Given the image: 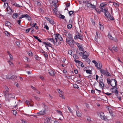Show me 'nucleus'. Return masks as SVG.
<instances>
[{"mask_svg": "<svg viewBox=\"0 0 123 123\" xmlns=\"http://www.w3.org/2000/svg\"><path fill=\"white\" fill-rule=\"evenodd\" d=\"M104 12L105 16L107 18L108 20H113L114 19V18L113 17L111 16L109 12L105 8L104 9Z\"/></svg>", "mask_w": 123, "mask_h": 123, "instance_id": "obj_1", "label": "nucleus"}, {"mask_svg": "<svg viewBox=\"0 0 123 123\" xmlns=\"http://www.w3.org/2000/svg\"><path fill=\"white\" fill-rule=\"evenodd\" d=\"M100 71L101 74V76L103 77V75L106 76H110L109 74V73L108 71V70L106 68L105 70L103 69H101L100 70Z\"/></svg>", "mask_w": 123, "mask_h": 123, "instance_id": "obj_2", "label": "nucleus"}, {"mask_svg": "<svg viewBox=\"0 0 123 123\" xmlns=\"http://www.w3.org/2000/svg\"><path fill=\"white\" fill-rule=\"evenodd\" d=\"M62 34L64 36H65L66 37H69L72 36L70 32L67 30L63 29L62 30Z\"/></svg>", "mask_w": 123, "mask_h": 123, "instance_id": "obj_3", "label": "nucleus"}, {"mask_svg": "<svg viewBox=\"0 0 123 123\" xmlns=\"http://www.w3.org/2000/svg\"><path fill=\"white\" fill-rule=\"evenodd\" d=\"M97 114L98 116L100 117L102 119L105 120L106 119V116L104 115L103 112L99 111L97 112Z\"/></svg>", "mask_w": 123, "mask_h": 123, "instance_id": "obj_4", "label": "nucleus"}, {"mask_svg": "<svg viewBox=\"0 0 123 123\" xmlns=\"http://www.w3.org/2000/svg\"><path fill=\"white\" fill-rule=\"evenodd\" d=\"M117 82L116 80L114 79H113L111 80V86L113 87H114L112 88L111 90L114 89V88L117 85Z\"/></svg>", "mask_w": 123, "mask_h": 123, "instance_id": "obj_5", "label": "nucleus"}, {"mask_svg": "<svg viewBox=\"0 0 123 123\" xmlns=\"http://www.w3.org/2000/svg\"><path fill=\"white\" fill-rule=\"evenodd\" d=\"M79 54L80 55H82V57L83 58L86 59L87 58L89 54L86 51H84V52H82L80 53Z\"/></svg>", "mask_w": 123, "mask_h": 123, "instance_id": "obj_6", "label": "nucleus"}, {"mask_svg": "<svg viewBox=\"0 0 123 123\" xmlns=\"http://www.w3.org/2000/svg\"><path fill=\"white\" fill-rule=\"evenodd\" d=\"M46 110L45 109H42L38 112L37 113V114L38 116L43 115L46 114Z\"/></svg>", "mask_w": 123, "mask_h": 123, "instance_id": "obj_7", "label": "nucleus"}, {"mask_svg": "<svg viewBox=\"0 0 123 123\" xmlns=\"http://www.w3.org/2000/svg\"><path fill=\"white\" fill-rule=\"evenodd\" d=\"M58 92L59 93V96L61 98L64 99L65 97L64 95V92L60 89L58 90Z\"/></svg>", "mask_w": 123, "mask_h": 123, "instance_id": "obj_8", "label": "nucleus"}, {"mask_svg": "<svg viewBox=\"0 0 123 123\" xmlns=\"http://www.w3.org/2000/svg\"><path fill=\"white\" fill-rule=\"evenodd\" d=\"M107 4L105 2L103 3L100 4V7L102 11L103 12V11H104V9L105 8V6Z\"/></svg>", "mask_w": 123, "mask_h": 123, "instance_id": "obj_9", "label": "nucleus"}, {"mask_svg": "<svg viewBox=\"0 0 123 123\" xmlns=\"http://www.w3.org/2000/svg\"><path fill=\"white\" fill-rule=\"evenodd\" d=\"M66 42L70 46H72L74 43H75V42L74 41V39L70 40H67V41H66Z\"/></svg>", "mask_w": 123, "mask_h": 123, "instance_id": "obj_10", "label": "nucleus"}, {"mask_svg": "<svg viewBox=\"0 0 123 123\" xmlns=\"http://www.w3.org/2000/svg\"><path fill=\"white\" fill-rule=\"evenodd\" d=\"M6 11L9 14H12V12L14 11L10 7L8 6L6 9Z\"/></svg>", "mask_w": 123, "mask_h": 123, "instance_id": "obj_11", "label": "nucleus"}, {"mask_svg": "<svg viewBox=\"0 0 123 123\" xmlns=\"http://www.w3.org/2000/svg\"><path fill=\"white\" fill-rule=\"evenodd\" d=\"M74 61L76 63L78 64V65L82 67H84V66L83 63L80 61L76 60H74Z\"/></svg>", "mask_w": 123, "mask_h": 123, "instance_id": "obj_12", "label": "nucleus"}, {"mask_svg": "<svg viewBox=\"0 0 123 123\" xmlns=\"http://www.w3.org/2000/svg\"><path fill=\"white\" fill-rule=\"evenodd\" d=\"M74 38L75 39H79L81 40H83V38L82 36L80 34L79 35H78L75 36Z\"/></svg>", "mask_w": 123, "mask_h": 123, "instance_id": "obj_13", "label": "nucleus"}, {"mask_svg": "<svg viewBox=\"0 0 123 123\" xmlns=\"http://www.w3.org/2000/svg\"><path fill=\"white\" fill-rule=\"evenodd\" d=\"M45 18L50 24L53 25L54 24V22L52 19L49 18L48 17H45Z\"/></svg>", "mask_w": 123, "mask_h": 123, "instance_id": "obj_14", "label": "nucleus"}, {"mask_svg": "<svg viewBox=\"0 0 123 123\" xmlns=\"http://www.w3.org/2000/svg\"><path fill=\"white\" fill-rule=\"evenodd\" d=\"M48 70L49 73L50 75L52 76H53L54 75V72L52 69L49 68L48 69Z\"/></svg>", "mask_w": 123, "mask_h": 123, "instance_id": "obj_15", "label": "nucleus"}, {"mask_svg": "<svg viewBox=\"0 0 123 123\" xmlns=\"http://www.w3.org/2000/svg\"><path fill=\"white\" fill-rule=\"evenodd\" d=\"M43 44L45 45V46H46L51 47L52 48H53L52 47V45L49 43L47 42H43Z\"/></svg>", "mask_w": 123, "mask_h": 123, "instance_id": "obj_16", "label": "nucleus"}, {"mask_svg": "<svg viewBox=\"0 0 123 123\" xmlns=\"http://www.w3.org/2000/svg\"><path fill=\"white\" fill-rule=\"evenodd\" d=\"M25 103L29 106H32L33 105L32 102L29 101L28 100H26L25 102Z\"/></svg>", "mask_w": 123, "mask_h": 123, "instance_id": "obj_17", "label": "nucleus"}, {"mask_svg": "<svg viewBox=\"0 0 123 123\" xmlns=\"http://www.w3.org/2000/svg\"><path fill=\"white\" fill-rule=\"evenodd\" d=\"M103 81V80L102 79L101 80H100L99 81V86L103 88L104 87V85L103 82H102Z\"/></svg>", "mask_w": 123, "mask_h": 123, "instance_id": "obj_18", "label": "nucleus"}, {"mask_svg": "<svg viewBox=\"0 0 123 123\" xmlns=\"http://www.w3.org/2000/svg\"><path fill=\"white\" fill-rule=\"evenodd\" d=\"M5 25L7 26L9 28H10L11 27V24L9 22L6 21L5 22Z\"/></svg>", "mask_w": 123, "mask_h": 123, "instance_id": "obj_19", "label": "nucleus"}, {"mask_svg": "<svg viewBox=\"0 0 123 123\" xmlns=\"http://www.w3.org/2000/svg\"><path fill=\"white\" fill-rule=\"evenodd\" d=\"M15 96V95L14 93H11L9 94L8 96V97L14 98Z\"/></svg>", "mask_w": 123, "mask_h": 123, "instance_id": "obj_20", "label": "nucleus"}, {"mask_svg": "<svg viewBox=\"0 0 123 123\" xmlns=\"http://www.w3.org/2000/svg\"><path fill=\"white\" fill-rule=\"evenodd\" d=\"M59 34L58 33L54 34L55 39L56 40V42H57V39L58 38V35H59Z\"/></svg>", "mask_w": 123, "mask_h": 123, "instance_id": "obj_21", "label": "nucleus"}, {"mask_svg": "<svg viewBox=\"0 0 123 123\" xmlns=\"http://www.w3.org/2000/svg\"><path fill=\"white\" fill-rule=\"evenodd\" d=\"M47 39L48 40L53 42L54 45L55 44V41L54 40L53 38H47Z\"/></svg>", "mask_w": 123, "mask_h": 123, "instance_id": "obj_22", "label": "nucleus"}, {"mask_svg": "<svg viewBox=\"0 0 123 123\" xmlns=\"http://www.w3.org/2000/svg\"><path fill=\"white\" fill-rule=\"evenodd\" d=\"M11 74H8L6 76V78L8 79H12V77Z\"/></svg>", "mask_w": 123, "mask_h": 123, "instance_id": "obj_23", "label": "nucleus"}, {"mask_svg": "<svg viewBox=\"0 0 123 123\" xmlns=\"http://www.w3.org/2000/svg\"><path fill=\"white\" fill-rule=\"evenodd\" d=\"M99 27L101 30L103 31L104 29V26L103 25L100 23L99 24Z\"/></svg>", "mask_w": 123, "mask_h": 123, "instance_id": "obj_24", "label": "nucleus"}, {"mask_svg": "<svg viewBox=\"0 0 123 123\" xmlns=\"http://www.w3.org/2000/svg\"><path fill=\"white\" fill-rule=\"evenodd\" d=\"M86 5L89 8H90L91 6L92 5V4L89 1H86Z\"/></svg>", "mask_w": 123, "mask_h": 123, "instance_id": "obj_25", "label": "nucleus"}, {"mask_svg": "<svg viewBox=\"0 0 123 123\" xmlns=\"http://www.w3.org/2000/svg\"><path fill=\"white\" fill-rule=\"evenodd\" d=\"M76 115L79 117H81V114L78 111H76Z\"/></svg>", "mask_w": 123, "mask_h": 123, "instance_id": "obj_26", "label": "nucleus"}, {"mask_svg": "<svg viewBox=\"0 0 123 123\" xmlns=\"http://www.w3.org/2000/svg\"><path fill=\"white\" fill-rule=\"evenodd\" d=\"M73 39V36L72 35L70 36L69 37H66V41H67V40H71L72 39Z\"/></svg>", "mask_w": 123, "mask_h": 123, "instance_id": "obj_27", "label": "nucleus"}, {"mask_svg": "<svg viewBox=\"0 0 123 123\" xmlns=\"http://www.w3.org/2000/svg\"><path fill=\"white\" fill-rule=\"evenodd\" d=\"M102 67V64H101L98 63V65H97L96 68L98 69H101Z\"/></svg>", "mask_w": 123, "mask_h": 123, "instance_id": "obj_28", "label": "nucleus"}, {"mask_svg": "<svg viewBox=\"0 0 123 123\" xmlns=\"http://www.w3.org/2000/svg\"><path fill=\"white\" fill-rule=\"evenodd\" d=\"M18 16V14L17 13H14L12 15V17L14 18H16Z\"/></svg>", "mask_w": 123, "mask_h": 123, "instance_id": "obj_29", "label": "nucleus"}, {"mask_svg": "<svg viewBox=\"0 0 123 123\" xmlns=\"http://www.w3.org/2000/svg\"><path fill=\"white\" fill-rule=\"evenodd\" d=\"M58 40L60 41H63V39L62 37L59 34L58 35Z\"/></svg>", "mask_w": 123, "mask_h": 123, "instance_id": "obj_30", "label": "nucleus"}, {"mask_svg": "<svg viewBox=\"0 0 123 123\" xmlns=\"http://www.w3.org/2000/svg\"><path fill=\"white\" fill-rule=\"evenodd\" d=\"M113 5L115 7H117L119 6V4L118 2L116 3L115 2H114L113 3Z\"/></svg>", "mask_w": 123, "mask_h": 123, "instance_id": "obj_31", "label": "nucleus"}, {"mask_svg": "<svg viewBox=\"0 0 123 123\" xmlns=\"http://www.w3.org/2000/svg\"><path fill=\"white\" fill-rule=\"evenodd\" d=\"M8 91H6L4 93V94L5 95V96L6 97L7 96L8 97V95L9 94L8 93Z\"/></svg>", "mask_w": 123, "mask_h": 123, "instance_id": "obj_32", "label": "nucleus"}, {"mask_svg": "<svg viewBox=\"0 0 123 123\" xmlns=\"http://www.w3.org/2000/svg\"><path fill=\"white\" fill-rule=\"evenodd\" d=\"M108 37L110 39L113 40V37L111 34L109 33L108 34Z\"/></svg>", "mask_w": 123, "mask_h": 123, "instance_id": "obj_33", "label": "nucleus"}, {"mask_svg": "<svg viewBox=\"0 0 123 123\" xmlns=\"http://www.w3.org/2000/svg\"><path fill=\"white\" fill-rule=\"evenodd\" d=\"M67 27L68 29H70L72 27V25L71 24H69L67 25Z\"/></svg>", "mask_w": 123, "mask_h": 123, "instance_id": "obj_34", "label": "nucleus"}, {"mask_svg": "<svg viewBox=\"0 0 123 123\" xmlns=\"http://www.w3.org/2000/svg\"><path fill=\"white\" fill-rule=\"evenodd\" d=\"M73 57L74 59V60H76V59H78V56L75 54L74 55H73Z\"/></svg>", "mask_w": 123, "mask_h": 123, "instance_id": "obj_35", "label": "nucleus"}, {"mask_svg": "<svg viewBox=\"0 0 123 123\" xmlns=\"http://www.w3.org/2000/svg\"><path fill=\"white\" fill-rule=\"evenodd\" d=\"M86 72L87 74H92V71L90 70H88V69L86 71Z\"/></svg>", "mask_w": 123, "mask_h": 123, "instance_id": "obj_36", "label": "nucleus"}, {"mask_svg": "<svg viewBox=\"0 0 123 123\" xmlns=\"http://www.w3.org/2000/svg\"><path fill=\"white\" fill-rule=\"evenodd\" d=\"M112 92L115 93L116 94H118V92L117 91V88H116L115 90V91H112Z\"/></svg>", "mask_w": 123, "mask_h": 123, "instance_id": "obj_37", "label": "nucleus"}, {"mask_svg": "<svg viewBox=\"0 0 123 123\" xmlns=\"http://www.w3.org/2000/svg\"><path fill=\"white\" fill-rule=\"evenodd\" d=\"M12 5H13L15 6L18 7H19L20 6L18 4L16 3H12Z\"/></svg>", "mask_w": 123, "mask_h": 123, "instance_id": "obj_38", "label": "nucleus"}, {"mask_svg": "<svg viewBox=\"0 0 123 123\" xmlns=\"http://www.w3.org/2000/svg\"><path fill=\"white\" fill-rule=\"evenodd\" d=\"M92 62L94 64L96 68L98 65V63L96 62L95 60H93L92 61Z\"/></svg>", "mask_w": 123, "mask_h": 123, "instance_id": "obj_39", "label": "nucleus"}, {"mask_svg": "<svg viewBox=\"0 0 123 123\" xmlns=\"http://www.w3.org/2000/svg\"><path fill=\"white\" fill-rule=\"evenodd\" d=\"M112 49L115 52H117V47H115L114 46L113 47H112Z\"/></svg>", "mask_w": 123, "mask_h": 123, "instance_id": "obj_40", "label": "nucleus"}, {"mask_svg": "<svg viewBox=\"0 0 123 123\" xmlns=\"http://www.w3.org/2000/svg\"><path fill=\"white\" fill-rule=\"evenodd\" d=\"M95 6L94 5H93L92 4V5L91 6L90 8H91L92 9H95Z\"/></svg>", "mask_w": 123, "mask_h": 123, "instance_id": "obj_41", "label": "nucleus"}, {"mask_svg": "<svg viewBox=\"0 0 123 123\" xmlns=\"http://www.w3.org/2000/svg\"><path fill=\"white\" fill-rule=\"evenodd\" d=\"M10 57V59L11 61H12L13 60V57L12 55H9Z\"/></svg>", "mask_w": 123, "mask_h": 123, "instance_id": "obj_42", "label": "nucleus"}, {"mask_svg": "<svg viewBox=\"0 0 123 123\" xmlns=\"http://www.w3.org/2000/svg\"><path fill=\"white\" fill-rule=\"evenodd\" d=\"M25 66L24 67L25 68H30V65L28 64H25Z\"/></svg>", "mask_w": 123, "mask_h": 123, "instance_id": "obj_43", "label": "nucleus"}, {"mask_svg": "<svg viewBox=\"0 0 123 123\" xmlns=\"http://www.w3.org/2000/svg\"><path fill=\"white\" fill-rule=\"evenodd\" d=\"M37 24L36 23H34L31 25V28H34L36 25Z\"/></svg>", "mask_w": 123, "mask_h": 123, "instance_id": "obj_44", "label": "nucleus"}, {"mask_svg": "<svg viewBox=\"0 0 123 123\" xmlns=\"http://www.w3.org/2000/svg\"><path fill=\"white\" fill-rule=\"evenodd\" d=\"M12 61L10 60H8L7 61V62H8L9 64L11 65H13V63L12 62H11Z\"/></svg>", "mask_w": 123, "mask_h": 123, "instance_id": "obj_45", "label": "nucleus"}, {"mask_svg": "<svg viewBox=\"0 0 123 123\" xmlns=\"http://www.w3.org/2000/svg\"><path fill=\"white\" fill-rule=\"evenodd\" d=\"M57 113H58L59 114H60V115H61L62 116H63L62 114V112L61 111H60V110H57Z\"/></svg>", "mask_w": 123, "mask_h": 123, "instance_id": "obj_46", "label": "nucleus"}, {"mask_svg": "<svg viewBox=\"0 0 123 123\" xmlns=\"http://www.w3.org/2000/svg\"><path fill=\"white\" fill-rule=\"evenodd\" d=\"M74 87L75 88H79L78 87V86L76 84H75L73 85Z\"/></svg>", "mask_w": 123, "mask_h": 123, "instance_id": "obj_47", "label": "nucleus"}, {"mask_svg": "<svg viewBox=\"0 0 123 123\" xmlns=\"http://www.w3.org/2000/svg\"><path fill=\"white\" fill-rule=\"evenodd\" d=\"M75 43L77 46L78 47V48L79 47L81 44L80 43H79L77 42L74 43Z\"/></svg>", "mask_w": 123, "mask_h": 123, "instance_id": "obj_48", "label": "nucleus"}, {"mask_svg": "<svg viewBox=\"0 0 123 123\" xmlns=\"http://www.w3.org/2000/svg\"><path fill=\"white\" fill-rule=\"evenodd\" d=\"M5 35L7 36L9 35V32L7 31L5 32Z\"/></svg>", "mask_w": 123, "mask_h": 123, "instance_id": "obj_49", "label": "nucleus"}, {"mask_svg": "<svg viewBox=\"0 0 123 123\" xmlns=\"http://www.w3.org/2000/svg\"><path fill=\"white\" fill-rule=\"evenodd\" d=\"M60 18L62 19H64L65 18V16L62 14H60Z\"/></svg>", "mask_w": 123, "mask_h": 123, "instance_id": "obj_50", "label": "nucleus"}, {"mask_svg": "<svg viewBox=\"0 0 123 123\" xmlns=\"http://www.w3.org/2000/svg\"><path fill=\"white\" fill-rule=\"evenodd\" d=\"M44 122L45 123H49V121L46 119L44 120Z\"/></svg>", "mask_w": 123, "mask_h": 123, "instance_id": "obj_51", "label": "nucleus"}, {"mask_svg": "<svg viewBox=\"0 0 123 123\" xmlns=\"http://www.w3.org/2000/svg\"><path fill=\"white\" fill-rule=\"evenodd\" d=\"M28 54L29 56H32V53L31 52H29L28 53Z\"/></svg>", "mask_w": 123, "mask_h": 123, "instance_id": "obj_52", "label": "nucleus"}, {"mask_svg": "<svg viewBox=\"0 0 123 123\" xmlns=\"http://www.w3.org/2000/svg\"><path fill=\"white\" fill-rule=\"evenodd\" d=\"M79 50L80 51H82V52H84V49L83 46L80 48H79Z\"/></svg>", "mask_w": 123, "mask_h": 123, "instance_id": "obj_53", "label": "nucleus"}, {"mask_svg": "<svg viewBox=\"0 0 123 123\" xmlns=\"http://www.w3.org/2000/svg\"><path fill=\"white\" fill-rule=\"evenodd\" d=\"M23 17V18H27L28 16V15L27 14H25L24 15H22Z\"/></svg>", "mask_w": 123, "mask_h": 123, "instance_id": "obj_54", "label": "nucleus"}, {"mask_svg": "<svg viewBox=\"0 0 123 123\" xmlns=\"http://www.w3.org/2000/svg\"><path fill=\"white\" fill-rule=\"evenodd\" d=\"M74 12L73 11H69V13L70 16H71V15H72V14Z\"/></svg>", "mask_w": 123, "mask_h": 123, "instance_id": "obj_55", "label": "nucleus"}, {"mask_svg": "<svg viewBox=\"0 0 123 123\" xmlns=\"http://www.w3.org/2000/svg\"><path fill=\"white\" fill-rule=\"evenodd\" d=\"M72 51L71 50H69L68 51V53L69 54L71 55L72 53Z\"/></svg>", "mask_w": 123, "mask_h": 123, "instance_id": "obj_56", "label": "nucleus"}, {"mask_svg": "<svg viewBox=\"0 0 123 123\" xmlns=\"http://www.w3.org/2000/svg\"><path fill=\"white\" fill-rule=\"evenodd\" d=\"M46 119L49 121L51 120V118L50 117H46Z\"/></svg>", "mask_w": 123, "mask_h": 123, "instance_id": "obj_57", "label": "nucleus"}, {"mask_svg": "<svg viewBox=\"0 0 123 123\" xmlns=\"http://www.w3.org/2000/svg\"><path fill=\"white\" fill-rule=\"evenodd\" d=\"M27 18V19L28 20L30 21L31 20V18L28 15V17Z\"/></svg>", "mask_w": 123, "mask_h": 123, "instance_id": "obj_58", "label": "nucleus"}, {"mask_svg": "<svg viewBox=\"0 0 123 123\" xmlns=\"http://www.w3.org/2000/svg\"><path fill=\"white\" fill-rule=\"evenodd\" d=\"M105 94L106 95H111L112 94V92L111 93H110L108 92L105 93Z\"/></svg>", "mask_w": 123, "mask_h": 123, "instance_id": "obj_59", "label": "nucleus"}, {"mask_svg": "<svg viewBox=\"0 0 123 123\" xmlns=\"http://www.w3.org/2000/svg\"><path fill=\"white\" fill-rule=\"evenodd\" d=\"M86 118H87V119L88 121H91V118L90 117H87Z\"/></svg>", "mask_w": 123, "mask_h": 123, "instance_id": "obj_60", "label": "nucleus"}, {"mask_svg": "<svg viewBox=\"0 0 123 123\" xmlns=\"http://www.w3.org/2000/svg\"><path fill=\"white\" fill-rule=\"evenodd\" d=\"M44 28H45L47 30H48L49 29V27L47 25H46Z\"/></svg>", "mask_w": 123, "mask_h": 123, "instance_id": "obj_61", "label": "nucleus"}, {"mask_svg": "<svg viewBox=\"0 0 123 123\" xmlns=\"http://www.w3.org/2000/svg\"><path fill=\"white\" fill-rule=\"evenodd\" d=\"M31 28H28V29H27L25 31L26 32V33L28 32L30 30H31Z\"/></svg>", "mask_w": 123, "mask_h": 123, "instance_id": "obj_62", "label": "nucleus"}, {"mask_svg": "<svg viewBox=\"0 0 123 123\" xmlns=\"http://www.w3.org/2000/svg\"><path fill=\"white\" fill-rule=\"evenodd\" d=\"M12 113H13V115H16L17 113L16 111L15 110L13 111Z\"/></svg>", "mask_w": 123, "mask_h": 123, "instance_id": "obj_63", "label": "nucleus"}, {"mask_svg": "<svg viewBox=\"0 0 123 123\" xmlns=\"http://www.w3.org/2000/svg\"><path fill=\"white\" fill-rule=\"evenodd\" d=\"M21 21V20H18L17 21V23L19 25H20Z\"/></svg>", "mask_w": 123, "mask_h": 123, "instance_id": "obj_64", "label": "nucleus"}]
</instances>
